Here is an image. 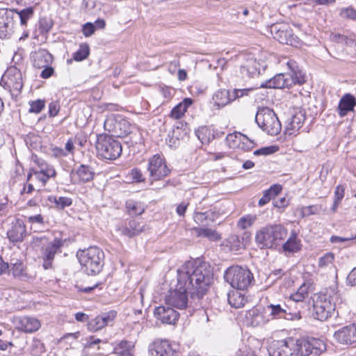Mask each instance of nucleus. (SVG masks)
Returning <instances> with one entry per match:
<instances>
[{
	"instance_id": "obj_1",
	"label": "nucleus",
	"mask_w": 356,
	"mask_h": 356,
	"mask_svg": "<svg viewBox=\"0 0 356 356\" xmlns=\"http://www.w3.org/2000/svg\"><path fill=\"white\" fill-rule=\"evenodd\" d=\"M213 280L210 266L200 261H188L177 270V284L165 297V304L179 309L186 308L188 294L192 298L205 295Z\"/></svg>"
},
{
	"instance_id": "obj_2",
	"label": "nucleus",
	"mask_w": 356,
	"mask_h": 356,
	"mask_svg": "<svg viewBox=\"0 0 356 356\" xmlns=\"http://www.w3.org/2000/svg\"><path fill=\"white\" fill-rule=\"evenodd\" d=\"M273 346L275 356H320L327 349L323 340L314 337H287Z\"/></svg>"
},
{
	"instance_id": "obj_3",
	"label": "nucleus",
	"mask_w": 356,
	"mask_h": 356,
	"mask_svg": "<svg viewBox=\"0 0 356 356\" xmlns=\"http://www.w3.org/2000/svg\"><path fill=\"white\" fill-rule=\"evenodd\" d=\"M288 235L287 229L281 224H268L255 234V242L261 249H276Z\"/></svg>"
},
{
	"instance_id": "obj_4",
	"label": "nucleus",
	"mask_w": 356,
	"mask_h": 356,
	"mask_svg": "<svg viewBox=\"0 0 356 356\" xmlns=\"http://www.w3.org/2000/svg\"><path fill=\"white\" fill-rule=\"evenodd\" d=\"M286 64L290 70L289 72L278 74L265 83H261V86L262 88H284L291 87L295 84L301 85L304 83L305 81V76L298 69L296 63L290 60Z\"/></svg>"
},
{
	"instance_id": "obj_5",
	"label": "nucleus",
	"mask_w": 356,
	"mask_h": 356,
	"mask_svg": "<svg viewBox=\"0 0 356 356\" xmlns=\"http://www.w3.org/2000/svg\"><path fill=\"white\" fill-rule=\"evenodd\" d=\"M82 269L88 275H96L101 272L104 266V252L97 247H90L77 252Z\"/></svg>"
},
{
	"instance_id": "obj_6",
	"label": "nucleus",
	"mask_w": 356,
	"mask_h": 356,
	"mask_svg": "<svg viewBox=\"0 0 356 356\" xmlns=\"http://www.w3.org/2000/svg\"><path fill=\"white\" fill-rule=\"evenodd\" d=\"M225 280L234 289L245 291L253 284L254 277L246 267L233 266L225 273Z\"/></svg>"
},
{
	"instance_id": "obj_7",
	"label": "nucleus",
	"mask_w": 356,
	"mask_h": 356,
	"mask_svg": "<svg viewBox=\"0 0 356 356\" xmlns=\"http://www.w3.org/2000/svg\"><path fill=\"white\" fill-rule=\"evenodd\" d=\"M96 149L98 154L105 159L115 160L122 154V145L113 137L100 134L97 136Z\"/></svg>"
},
{
	"instance_id": "obj_8",
	"label": "nucleus",
	"mask_w": 356,
	"mask_h": 356,
	"mask_svg": "<svg viewBox=\"0 0 356 356\" xmlns=\"http://www.w3.org/2000/svg\"><path fill=\"white\" fill-rule=\"evenodd\" d=\"M255 121L258 126L269 135L276 136L281 131L282 126L278 118L275 113L268 107L259 108Z\"/></svg>"
},
{
	"instance_id": "obj_9",
	"label": "nucleus",
	"mask_w": 356,
	"mask_h": 356,
	"mask_svg": "<svg viewBox=\"0 0 356 356\" xmlns=\"http://www.w3.org/2000/svg\"><path fill=\"white\" fill-rule=\"evenodd\" d=\"M335 310L332 297L327 293L319 294L314 301L312 315L314 318L324 321L330 318Z\"/></svg>"
},
{
	"instance_id": "obj_10",
	"label": "nucleus",
	"mask_w": 356,
	"mask_h": 356,
	"mask_svg": "<svg viewBox=\"0 0 356 356\" xmlns=\"http://www.w3.org/2000/svg\"><path fill=\"white\" fill-rule=\"evenodd\" d=\"M104 127L111 134L112 137L122 138L131 131L129 122L120 116L111 115L108 117L104 121Z\"/></svg>"
},
{
	"instance_id": "obj_11",
	"label": "nucleus",
	"mask_w": 356,
	"mask_h": 356,
	"mask_svg": "<svg viewBox=\"0 0 356 356\" xmlns=\"http://www.w3.org/2000/svg\"><path fill=\"white\" fill-rule=\"evenodd\" d=\"M0 83L3 88L10 91L12 95H17L22 87L23 79L19 70L15 67H10L2 76Z\"/></svg>"
},
{
	"instance_id": "obj_12",
	"label": "nucleus",
	"mask_w": 356,
	"mask_h": 356,
	"mask_svg": "<svg viewBox=\"0 0 356 356\" xmlns=\"http://www.w3.org/2000/svg\"><path fill=\"white\" fill-rule=\"evenodd\" d=\"M40 240L42 244L41 255L43 259V268L45 270L51 269L53 266L55 255L61 252L63 241L58 238H54L53 241L48 242L45 238H41Z\"/></svg>"
},
{
	"instance_id": "obj_13",
	"label": "nucleus",
	"mask_w": 356,
	"mask_h": 356,
	"mask_svg": "<svg viewBox=\"0 0 356 356\" xmlns=\"http://www.w3.org/2000/svg\"><path fill=\"white\" fill-rule=\"evenodd\" d=\"M147 171L152 182L165 178L170 172L165 159L159 154H155L149 159Z\"/></svg>"
},
{
	"instance_id": "obj_14",
	"label": "nucleus",
	"mask_w": 356,
	"mask_h": 356,
	"mask_svg": "<svg viewBox=\"0 0 356 356\" xmlns=\"http://www.w3.org/2000/svg\"><path fill=\"white\" fill-rule=\"evenodd\" d=\"M148 350L151 356H178V344L168 340L156 339Z\"/></svg>"
},
{
	"instance_id": "obj_15",
	"label": "nucleus",
	"mask_w": 356,
	"mask_h": 356,
	"mask_svg": "<svg viewBox=\"0 0 356 356\" xmlns=\"http://www.w3.org/2000/svg\"><path fill=\"white\" fill-rule=\"evenodd\" d=\"M155 318L163 323L174 325L179 319V314L170 305L159 306L154 311Z\"/></svg>"
},
{
	"instance_id": "obj_16",
	"label": "nucleus",
	"mask_w": 356,
	"mask_h": 356,
	"mask_svg": "<svg viewBox=\"0 0 356 356\" xmlns=\"http://www.w3.org/2000/svg\"><path fill=\"white\" fill-rule=\"evenodd\" d=\"M334 338L340 343L352 345L356 343V323L344 326L334 333Z\"/></svg>"
},
{
	"instance_id": "obj_17",
	"label": "nucleus",
	"mask_w": 356,
	"mask_h": 356,
	"mask_svg": "<svg viewBox=\"0 0 356 356\" xmlns=\"http://www.w3.org/2000/svg\"><path fill=\"white\" fill-rule=\"evenodd\" d=\"M27 235L26 225L21 219L13 220L7 231V236L13 243L22 242Z\"/></svg>"
},
{
	"instance_id": "obj_18",
	"label": "nucleus",
	"mask_w": 356,
	"mask_h": 356,
	"mask_svg": "<svg viewBox=\"0 0 356 356\" xmlns=\"http://www.w3.org/2000/svg\"><path fill=\"white\" fill-rule=\"evenodd\" d=\"M116 317V312L110 311L92 318L88 321V327L92 332H97L111 323Z\"/></svg>"
},
{
	"instance_id": "obj_19",
	"label": "nucleus",
	"mask_w": 356,
	"mask_h": 356,
	"mask_svg": "<svg viewBox=\"0 0 356 356\" xmlns=\"http://www.w3.org/2000/svg\"><path fill=\"white\" fill-rule=\"evenodd\" d=\"M269 318L264 310L258 308H253L247 312L245 314V322L248 325L259 327L265 325Z\"/></svg>"
},
{
	"instance_id": "obj_20",
	"label": "nucleus",
	"mask_w": 356,
	"mask_h": 356,
	"mask_svg": "<svg viewBox=\"0 0 356 356\" xmlns=\"http://www.w3.org/2000/svg\"><path fill=\"white\" fill-rule=\"evenodd\" d=\"M92 169L86 165H81L71 173V179L74 184H81L90 181L93 179Z\"/></svg>"
},
{
	"instance_id": "obj_21",
	"label": "nucleus",
	"mask_w": 356,
	"mask_h": 356,
	"mask_svg": "<svg viewBox=\"0 0 356 356\" xmlns=\"http://www.w3.org/2000/svg\"><path fill=\"white\" fill-rule=\"evenodd\" d=\"M266 309L270 312V315L274 318H286L287 320H299L301 318L300 312L298 310L294 313H288L280 305H269Z\"/></svg>"
},
{
	"instance_id": "obj_22",
	"label": "nucleus",
	"mask_w": 356,
	"mask_h": 356,
	"mask_svg": "<svg viewBox=\"0 0 356 356\" xmlns=\"http://www.w3.org/2000/svg\"><path fill=\"white\" fill-rule=\"evenodd\" d=\"M41 326L40 322L33 317L23 316L16 319V327L24 332H33Z\"/></svg>"
},
{
	"instance_id": "obj_23",
	"label": "nucleus",
	"mask_w": 356,
	"mask_h": 356,
	"mask_svg": "<svg viewBox=\"0 0 356 356\" xmlns=\"http://www.w3.org/2000/svg\"><path fill=\"white\" fill-rule=\"evenodd\" d=\"M13 20L6 10H0V38L9 37L13 31Z\"/></svg>"
},
{
	"instance_id": "obj_24",
	"label": "nucleus",
	"mask_w": 356,
	"mask_h": 356,
	"mask_svg": "<svg viewBox=\"0 0 356 356\" xmlns=\"http://www.w3.org/2000/svg\"><path fill=\"white\" fill-rule=\"evenodd\" d=\"M356 106V99L349 93L345 94L340 99L337 112L340 117L346 116L348 112L353 111Z\"/></svg>"
},
{
	"instance_id": "obj_25",
	"label": "nucleus",
	"mask_w": 356,
	"mask_h": 356,
	"mask_svg": "<svg viewBox=\"0 0 356 356\" xmlns=\"http://www.w3.org/2000/svg\"><path fill=\"white\" fill-rule=\"evenodd\" d=\"M276 38L280 43L294 45L297 42V37L292 33V29L286 26H282L277 29L275 35Z\"/></svg>"
},
{
	"instance_id": "obj_26",
	"label": "nucleus",
	"mask_w": 356,
	"mask_h": 356,
	"mask_svg": "<svg viewBox=\"0 0 356 356\" xmlns=\"http://www.w3.org/2000/svg\"><path fill=\"white\" fill-rule=\"evenodd\" d=\"M259 63L252 56H248L241 66V73L248 77H254L259 74Z\"/></svg>"
},
{
	"instance_id": "obj_27",
	"label": "nucleus",
	"mask_w": 356,
	"mask_h": 356,
	"mask_svg": "<svg viewBox=\"0 0 356 356\" xmlns=\"http://www.w3.org/2000/svg\"><path fill=\"white\" fill-rule=\"evenodd\" d=\"M34 67L41 69L50 65L53 62L52 55L45 49H40L33 55Z\"/></svg>"
},
{
	"instance_id": "obj_28",
	"label": "nucleus",
	"mask_w": 356,
	"mask_h": 356,
	"mask_svg": "<svg viewBox=\"0 0 356 356\" xmlns=\"http://www.w3.org/2000/svg\"><path fill=\"white\" fill-rule=\"evenodd\" d=\"M232 102L231 91L229 90H218L212 96V103L218 109L225 107Z\"/></svg>"
},
{
	"instance_id": "obj_29",
	"label": "nucleus",
	"mask_w": 356,
	"mask_h": 356,
	"mask_svg": "<svg viewBox=\"0 0 356 356\" xmlns=\"http://www.w3.org/2000/svg\"><path fill=\"white\" fill-rule=\"evenodd\" d=\"M144 225L136 220H131L125 226L119 228L121 234L129 238L139 234L143 231Z\"/></svg>"
},
{
	"instance_id": "obj_30",
	"label": "nucleus",
	"mask_w": 356,
	"mask_h": 356,
	"mask_svg": "<svg viewBox=\"0 0 356 356\" xmlns=\"http://www.w3.org/2000/svg\"><path fill=\"white\" fill-rule=\"evenodd\" d=\"M305 120V115L302 112H298L293 115L287 122L286 132L288 135L291 136L302 127Z\"/></svg>"
},
{
	"instance_id": "obj_31",
	"label": "nucleus",
	"mask_w": 356,
	"mask_h": 356,
	"mask_svg": "<svg viewBox=\"0 0 356 356\" xmlns=\"http://www.w3.org/2000/svg\"><path fill=\"white\" fill-rule=\"evenodd\" d=\"M301 241L295 232H291L286 241L282 244V250L285 253H296L300 250Z\"/></svg>"
},
{
	"instance_id": "obj_32",
	"label": "nucleus",
	"mask_w": 356,
	"mask_h": 356,
	"mask_svg": "<svg viewBox=\"0 0 356 356\" xmlns=\"http://www.w3.org/2000/svg\"><path fill=\"white\" fill-rule=\"evenodd\" d=\"M218 215L213 210H209L205 212H196L194 214L193 218L196 223L202 225H207L209 222H213Z\"/></svg>"
},
{
	"instance_id": "obj_33",
	"label": "nucleus",
	"mask_w": 356,
	"mask_h": 356,
	"mask_svg": "<svg viewBox=\"0 0 356 356\" xmlns=\"http://www.w3.org/2000/svg\"><path fill=\"white\" fill-rule=\"evenodd\" d=\"M192 104L193 100L191 98H185L181 102L172 108L170 112L171 118L176 120L180 119Z\"/></svg>"
},
{
	"instance_id": "obj_34",
	"label": "nucleus",
	"mask_w": 356,
	"mask_h": 356,
	"mask_svg": "<svg viewBox=\"0 0 356 356\" xmlns=\"http://www.w3.org/2000/svg\"><path fill=\"white\" fill-rule=\"evenodd\" d=\"M282 191L280 185H273L264 191L263 196L259 199L258 205L263 207L272 198L277 195Z\"/></svg>"
},
{
	"instance_id": "obj_35",
	"label": "nucleus",
	"mask_w": 356,
	"mask_h": 356,
	"mask_svg": "<svg viewBox=\"0 0 356 356\" xmlns=\"http://www.w3.org/2000/svg\"><path fill=\"white\" fill-rule=\"evenodd\" d=\"M308 289L309 286L307 284H303L301 285L296 293L291 296V303L298 304L302 307L304 305L303 301L308 296Z\"/></svg>"
},
{
	"instance_id": "obj_36",
	"label": "nucleus",
	"mask_w": 356,
	"mask_h": 356,
	"mask_svg": "<svg viewBox=\"0 0 356 356\" xmlns=\"http://www.w3.org/2000/svg\"><path fill=\"white\" fill-rule=\"evenodd\" d=\"M228 302L232 307L241 308L245 305L246 299L241 292L233 291L228 294Z\"/></svg>"
},
{
	"instance_id": "obj_37",
	"label": "nucleus",
	"mask_w": 356,
	"mask_h": 356,
	"mask_svg": "<svg viewBox=\"0 0 356 356\" xmlns=\"http://www.w3.org/2000/svg\"><path fill=\"white\" fill-rule=\"evenodd\" d=\"M126 209L128 213L131 216L140 215L145 211L144 205L141 202L132 200H129L126 202Z\"/></svg>"
},
{
	"instance_id": "obj_38",
	"label": "nucleus",
	"mask_w": 356,
	"mask_h": 356,
	"mask_svg": "<svg viewBox=\"0 0 356 356\" xmlns=\"http://www.w3.org/2000/svg\"><path fill=\"white\" fill-rule=\"evenodd\" d=\"M257 219L255 214H247L241 217L237 222V227L241 229H245L253 225Z\"/></svg>"
},
{
	"instance_id": "obj_39",
	"label": "nucleus",
	"mask_w": 356,
	"mask_h": 356,
	"mask_svg": "<svg viewBox=\"0 0 356 356\" xmlns=\"http://www.w3.org/2000/svg\"><path fill=\"white\" fill-rule=\"evenodd\" d=\"M197 235L200 237H206L213 241H218L220 238L217 232L209 228H197L195 229Z\"/></svg>"
},
{
	"instance_id": "obj_40",
	"label": "nucleus",
	"mask_w": 356,
	"mask_h": 356,
	"mask_svg": "<svg viewBox=\"0 0 356 356\" xmlns=\"http://www.w3.org/2000/svg\"><path fill=\"white\" fill-rule=\"evenodd\" d=\"M16 13L18 15L22 25H26L29 19L32 18L34 15V8L29 7L20 10H15Z\"/></svg>"
},
{
	"instance_id": "obj_41",
	"label": "nucleus",
	"mask_w": 356,
	"mask_h": 356,
	"mask_svg": "<svg viewBox=\"0 0 356 356\" xmlns=\"http://www.w3.org/2000/svg\"><path fill=\"white\" fill-rule=\"evenodd\" d=\"M49 201L55 203L57 208L63 209L64 208L69 207L72 204V199L67 197H56L51 196Z\"/></svg>"
},
{
	"instance_id": "obj_42",
	"label": "nucleus",
	"mask_w": 356,
	"mask_h": 356,
	"mask_svg": "<svg viewBox=\"0 0 356 356\" xmlns=\"http://www.w3.org/2000/svg\"><path fill=\"white\" fill-rule=\"evenodd\" d=\"M10 271L14 277L22 278L26 276L24 266L21 261H17L14 264H11V268Z\"/></svg>"
},
{
	"instance_id": "obj_43",
	"label": "nucleus",
	"mask_w": 356,
	"mask_h": 356,
	"mask_svg": "<svg viewBox=\"0 0 356 356\" xmlns=\"http://www.w3.org/2000/svg\"><path fill=\"white\" fill-rule=\"evenodd\" d=\"M90 53L89 46L87 44H81L79 49L74 54V59L81 61L86 59Z\"/></svg>"
},
{
	"instance_id": "obj_44",
	"label": "nucleus",
	"mask_w": 356,
	"mask_h": 356,
	"mask_svg": "<svg viewBox=\"0 0 356 356\" xmlns=\"http://www.w3.org/2000/svg\"><path fill=\"white\" fill-rule=\"evenodd\" d=\"M243 135V134L239 132L228 134L226 137V141L229 147L233 149L238 148L240 145V141H241V138H239V136Z\"/></svg>"
},
{
	"instance_id": "obj_45",
	"label": "nucleus",
	"mask_w": 356,
	"mask_h": 356,
	"mask_svg": "<svg viewBox=\"0 0 356 356\" xmlns=\"http://www.w3.org/2000/svg\"><path fill=\"white\" fill-rule=\"evenodd\" d=\"M33 179L38 181L42 186H44L49 179L40 170H34L29 173L28 180L33 181Z\"/></svg>"
},
{
	"instance_id": "obj_46",
	"label": "nucleus",
	"mask_w": 356,
	"mask_h": 356,
	"mask_svg": "<svg viewBox=\"0 0 356 356\" xmlns=\"http://www.w3.org/2000/svg\"><path fill=\"white\" fill-rule=\"evenodd\" d=\"M227 245L229 246L230 250L232 251H238L243 248V244L240 241L238 236L237 235H231L228 237Z\"/></svg>"
},
{
	"instance_id": "obj_47",
	"label": "nucleus",
	"mask_w": 356,
	"mask_h": 356,
	"mask_svg": "<svg viewBox=\"0 0 356 356\" xmlns=\"http://www.w3.org/2000/svg\"><path fill=\"white\" fill-rule=\"evenodd\" d=\"M131 345L130 342L127 341H121L119 343L116 345L115 347V353L122 355L126 356L129 355V350H130Z\"/></svg>"
},
{
	"instance_id": "obj_48",
	"label": "nucleus",
	"mask_w": 356,
	"mask_h": 356,
	"mask_svg": "<svg viewBox=\"0 0 356 356\" xmlns=\"http://www.w3.org/2000/svg\"><path fill=\"white\" fill-rule=\"evenodd\" d=\"M334 260V254L332 252H327L318 259V266L319 268H326L332 264Z\"/></svg>"
},
{
	"instance_id": "obj_49",
	"label": "nucleus",
	"mask_w": 356,
	"mask_h": 356,
	"mask_svg": "<svg viewBox=\"0 0 356 356\" xmlns=\"http://www.w3.org/2000/svg\"><path fill=\"white\" fill-rule=\"evenodd\" d=\"M239 138H241V141H240V145L238 148L248 152L252 150L254 147L255 143L246 136H239Z\"/></svg>"
},
{
	"instance_id": "obj_50",
	"label": "nucleus",
	"mask_w": 356,
	"mask_h": 356,
	"mask_svg": "<svg viewBox=\"0 0 356 356\" xmlns=\"http://www.w3.org/2000/svg\"><path fill=\"white\" fill-rule=\"evenodd\" d=\"M45 102L44 100L38 99L30 103V113H39L44 108Z\"/></svg>"
},
{
	"instance_id": "obj_51",
	"label": "nucleus",
	"mask_w": 356,
	"mask_h": 356,
	"mask_svg": "<svg viewBox=\"0 0 356 356\" xmlns=\"http://www.w3.org/2000/svg\"><path fill=\"white\" fill-rule=\"evenodd\" d=\"M52 22L51 20L43 18L39 21V31L40 33L44 34L49 31L52 27Z\"/></svg>"
},
{
	"instance_id": "obj_52",
	"label": "nucleus",
	"mask_w": 356,
	"mask_h": 356,
	"mask_svg": "<svg viewBox=\"0 0 356 356\" xmlns=\"http://www.w3.org/2000/svg\"><path fill=\"white\" fill-rule=\"evenodd\" d=\"M278 150V147L272 145L268 147H265L260 148L259 149H257L254 152V154L259 156V155H270L271 154H273L276 152Z\"/></svg>"
},
{
	"instance_id": "obj_53",
	"label": "nucleus",
	"mask_w": 356,
	"mask_h": 356,
	"mask_svg": "<svg viewBox=\"0 0 356 356\" xmlns=\"http://www.w3.org/2000/svg\"><path fill=\"white\" fill-rule=\"evenodd\" d=\"M332 40L336 42L345 44H350L353 42V40L350 38H348L347 36L344 35H341L339 33H334L331 35Z\"/></svg>"
},
{
	"instance_id": "obj_54",
	"label": "nucleus",
	"mask_w": 356,
	"mask_h": 356,
	"mask_svg": "<svg viewBox=\"0 0 356 356\" xmlns=\"http://www.w3.org/2000/svg\"><path fill=\"white\" fill-rule=\"evenodd\" d=\"M341 15L343 17L348 18L356 21V10L352 7L343 9L341 11Z\"/></svg>"
},
{
	"instance_id": "obj_55",
	"label": "nucleus",
	"mask_w": 356,
	"mask_h": 356,
	"mask_svg": "<svg viewBox=\"0 0 356 356\" xmlns=\"http://www.w3.org/2000/svg\"><path fill=\"white\" fill-rule=\"evenodd\" d=\"M251 90V89H234L231 91V98L232 102L242 97L245 95H248V92Z\"/></svg>"
},
{
	"instance_id": "obj_56",
	"label": "nucleus",
	"mask_w": 356,
	"mask_h": 356,
	"mask_svg": "<svg viewBox=\"0 0 356 356\" xmlns=\"http://www.w3.org/2000/svg\"><path fill=\"white\" fill-rule=\"evenodd\" d=\"M319 211V208L317 205H311L307 207H303L301 209V213L302 216L316 214Z\"/></svg>"
},
{
	"instance_id": "obj_57",
	"label": "nucleus",
	"mask_w": 356,
	"mask_h": 356,
	"mask_svg": "<svg viewBox=\"0 0 356 356\" xmlns=\"http://www.w3.org/2000/svg\"><path fill=\"white\" fill-rule=\"evenodd\" d=\"M95 31V26L91 22H87L83 25L82 33L86 37L91 36Z\"/></svg>"
},
{
	"instance_id": "obj_58",
	"label": "nucleus",
	"mask_w": 356,
	"mask_h": 356,
	"mask_svg": "<svg viewBox=\"0 0 356 356\" xmlns=\"http://www.w3.org/2000/svg\"><path fill=\"white\" fill-rule=\"evenodd\" d=\"M40 170L49 178L54 177L56 175V170L52 165H46L44 167L42 165L40 167Z\"/></svg>"
},
{
	"instance_id": "obj_59",
	"label": "nucleus",
	"mask_w": 356,
	"mask_h": 356,
	"mask_svg": "<svg viewBox=\"0 0 356 356\" xmlns=\"http://www.w3.org/2000/svg\"><path fill=\"white\" fill-rule=\"evenodd\" d=\"M130 176H131V179L136 182H140V181H144V177H143V173L140 169H138V168L132 169L130 172Z\"/></svg>"
},
{
	"instance_id": "obj_60",
	"label": "nucleus",
	"mask_w": 356,
	"mask_h": 356,
	"mask_svg": "<svg viewBox=\"0 0 356 356\" xmlns=\"http://www.w3.org/2000/svg\"><path fill=\"white\" fill-rule=\"evenodd\" d=\"M345 195V187L342 185H339L335 188L334 191V200L341 202Z\"/></svg>"
},
{
	"instance_id": "obj_61",
	"label": "nucleus",
	"mask_w": 356,
	"mask_h": 356,
	"mask_svg": "<svg viewBox=\"0 0 356 356\" xmlns=\"http://www.w3.org/2000/svg\"><path fill=\"white\" fill-rule=\"evenodd\" d=\"M28 222L31 225H42L44 224V218L41 214L31 216L28 217Z\"/></svg>"
},
{
	"instance_id": "obj_62",
	"label": "nucleus",
	"mask_w": 356,
	"mask_h": 356,
	"mask_svg": "<svg viewBox=\"0 0 356 356\" xmlns=\"http://www.w3.org/2000/svg\"><path fill=\"white\" fill-rule=\"evenodd\" d=\"M346 283L351 286H356V267L354 268L348 275Z\"/></svg>"
},
{
	"instance_id": "obj_63",
	"label": "nucleus",
	"mask_w": 356,
	"mask_h": 356,
	"mask_svg": "<svg viewBox=\"0 0 356 356\" xmlns=\"http://www.w3.org/2000/svg\"><path fill=\"white\" fill-rule=\"evenodd\" d=\"M163 97L166 99L167 100L170 99L174 94L175 91L174 89L170 87H162L160 90Z\"/></svg>"
},
{
	"instance_id": "obj_64",
	"label": "nucleus",
	"mask_w": 356,
	"mask_h": 356,
	"mask_svg": "<svg viewBox=\"0 0 356 356\" xmlns=\"http://www.w3.org/2000/svg\"><path fill=\"white\" fill-rule=\"evenodd\" d=\"M60 110L59 104L57 102H52L49 105V114L51 117L58 115Z\"/></svg>"
}]
</instances>
